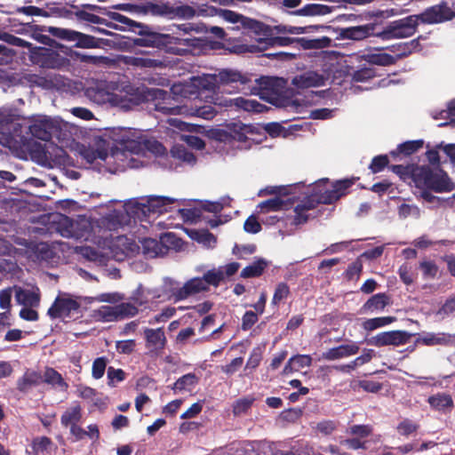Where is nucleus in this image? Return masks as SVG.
Instances as JSON below:
<instances>
[{"label": "nucleus", "instance_id": "3", "mask_svg": "<svg viewBox=\"0 0 455 455\" xmlns=\"http://www.w3.org/2000/svg\"><path fill=\"white\" fill-rule=\"evenodd\" d=\"M44 116L28 126V132L33 138L49 144L34 143L29 154L39 165L54 168L67 163L65 147L74 145V135L80 132V127L60 118Z\"/></svg>", "mask_w": 455, "mask_h": 455}, {"label": "nucleus", "instance_id": "55", "mask_svg": "<svg viewBox=\"0 0 455 455\" xmlns=\"http://www.w3.org/2000/svg\"><path fill=\"white\" fill-rule=\"evenodd\" d=\"M290 293V288L285 283H280L277 284L274 296L272 299V304L278 305L283 299H286Z\"/></svg>", "mask_w": 455, "mask_h": 455}, {"label": "nucleus", "instance_id": "38", "mask_svg": "<svg viewBox=\"0 0 455 455\" xmlns=\"http://www.w3.org/2000/svg\"><path fill=\"white\" fill-rule=\"evenodd\" d=\"M266 267H267V262L264 259H258V260L252 262L251 264H250L249 266L245 267L241 271L240 275L243 278L258 277L262 275Z\"/></svg>", "mask_w": 455, "mask_h": 455}, {"label": "nucleus", "instance_id": "17", "mask_svg": "<svg viewBox=\"0 0 455 455\" xmlns=\"http://www.w3.org/2000/svg\"><path fill=\"white\" fill-rule=\"evenodd\" d=\"M252 32L259 36H272L273 35H299L306 32L305 28L290 25L269 26L256 20H248L245 23Z\"/></svg>", "mask_w": 455, "mask_h": 455}, {"label": "nucleus", "instance_id": "42", "mask_svg": "<svg viewBox=\"0 0 455 455\" xmlns=\"http://www.w3.org/2000/svg\"><path fill=\"white\" fill-rule=\"evenodd\" d=\"M118 321L134 317L139 314L138 307L132 302H121L116 305Z\"/></svg>", "mask_w": 455, "mask_h": 455}, {"label": "nucleus", "instance_id": "45", "mask_svg": "<svg viewBox=\"0 0 455 455\" xmlns=\"http://www.w3.org/2000/svg\"><path fill=\"white\" fill-rule=\"evenodd\" d=\"M42 377L43 382L47 384L58 386L62 388H66L68 387L61 375L52 368H47Z\"/></svg>", "mask_w": 455, "mask_h": 455}, {"label": "nucleus", "instance_id": "57", "mask_svg": "<svg viewBox=\"0 0 455 455\" xmlns=\"http://www.w3.org/2000/svg\"><path fill=\"white\" fill-rule=\"evenodd\" d=\"M376 76V70L373 68H362L356 70L353 75V80L355 82H363Z\"/></svg>", "mask_w": 455, "mask_h": 455}, {"label": "nucleus", "instance_id": "28", "mask_svg": "<svg viewBox=\"0 0 455 455\" xmlns=\"http://www.w3.org/2000/svg\"><path fill=\"white\" fill-rule=\"evenodd\" d=\"M170 4L163 0L147 1L141 4V14L168 17L170 15Z\"/></svg>", "mask_w": 455, "mask_h": 455}, {"label": "nucleus", "instance_id": "52", "mask_svg": "<svg viewBox=\"0 0 455 455\" xmlns=\"http://www.w3.org/2000/svg\"><path fill=\"white\" fill-rule=\"evenodd\" d=\"M52 444V441L47 436H40L33 439L31 443V448L33 452L37 455L44 451H46L50 445Z\"/></svg>", "mask_w": 455, "mask_h": 455}, {"label": "nucleus", "instance_id": "64", "mask_svg": "<svg viewBox=\"0 0 455 455\" xmlns=\"http://www.w3.org/2000/svg\"><path fill=\"white\" fill-rule=\"evenodd\" d=\"M362 269L363 264L359 259H357L347 267L345 272V276L347 280L357 279L362 272Z\"/></svg>", "mask_w": 455, "mask_h": 455}, {"label": "nucleus", "instance_id": "53", "mask_svg": "<svg viewBox=\"0 0 455 455\" xmlns=\"http://www.w3.org/2000/svg\"><path fill=\"white\" fill-rule=\"evenodd\" d=\"M107 363L108 359L104 356L98 357L94 360L92 369V374L94 379H99L103 377Z\"/></svg>", "mask_w": 455, "mask_h": 455}, {"label": "nucleus", "instance_id": "46", "mask_svg": "<svg viewBox=\"0 0 455 455\" xmlns=\"http://www.w3.org/2000/svg\"><path fill=\"white\" fill-rule=\"evenodd\" d=\"M423 146L422 140H411L402 143L398 146L396 151H392L391 155L396 156L398 154H403L410 156L418 151Z\"/></svg>", "mask_w": 455, "mask_h": 455}, {"label": "nucleus", "instance_id": "50", "mask_svg": "<svg viewBox=\"0 0 455 455\" xmlns=\"http://www.w3.org/2000/svg\"><path fill=\"white\" fill-rule=\"evenodd\" d=\"M0 39L11 45L27 48L28 49V51L31 49L33 45L31 43L28 41L6 32L2 34Z\"/></svg>", "mask_w": 455, "mask_h": 455}, {"label": "nucleus", "instance_id": "10", "mask_svg": "<svg viewBox=\"0 0 455 455\" xmlns=\"http://www.w3.org/2000/svg\"><path fill=\"white\" fill-rule=\"evenodd\" d=\"M169 124L182 132L201 134L209 132L207 128L203 124L188 123L177 118L170 119ZM210 132L211 136L219 141L230 142L231 140H236L243 142L247 140V135L251 132V129L245 124H232L227 126V130L215 129L211 130Z\"/></svg>", "mask_w": 455, "mask_h": 455}, {"label": "nucleus", "instance_id": "2", "mask_svg": "<svg viewBox=\"0 0 455 455\" xmlns=\"http://www.w3.org/2000/svg\"><path fill=\"white\" fill-rule=\"evenodd\" d=\"M87 95L99 105L109 104L123 111H130L136 106L145 104L148 111L184 114L171 92L159 88L140 91L125 77H120L117 81L101 82L95 88H89Z\"/></svg>", "mask_w": 455, "mask_h": 455}, {"label": "nucleus", "instance_id": "6", "mask_svg": "<svg viewBox=\"0 0 455 455\" xmlns=\"http://www.w3.org/2000/svg\"><path fill=\"white\" fill-rule=\"evenodd\" d=\"M143 202L130 201L121 210H116L110 213L107 220L110 228H117L124 225H129L131 220H146L151 214H161L168 211V206L174 203V199L167 196H152Z\"/></svg>", "mask_w": 455, "mask_h": 455}, {"label": "nucleus", "instance_id": "63", "mask_svg": "<svg viewBox=\"0 0 455 455\" xmlns=\"http://www.w3.org/2000/svg\"><path fill=\"white\" fill-rule=\"evenodd\" d=\"M455 312V296L448 298L442 307L436 312V315L445 318L451 313Z\"/></svg>", "mask_w": 455, "mask_h": 455}, {"label": "nucleus", "instance_id": "54", "mask_svg": "<svg viewBox=\"0 0 455 455\" xmlns=\"http://www.w3.org/2000/svg\"><path fill=\"white\" fill-rule=\"evenodd\" d=\"M125 299L124 295L119 292H106L97 295L93 299L98 302L118 303Z\"/></svg>", "mask_w": 455, "mask_h": 455}, {"label": "nucleus", "instance_id": "20", "mask_svg": "<svg viewBox=\"0 0 455 455\" xmlns=\"http://www.w3.org/2000/svg\"><path fill=\"white\" fill-rule=\"evenodd\" d=\"M224 279V273L221 268L212 269L207 271L203 277H194L190 279V282L196 285L194 291L195 295L205 291L209 289L210 285L218 286L220 283Z\"/></svg>", "mask_w": 455, "mask_h": 455}, {"label": "nucleus", "instance_id": "48", "mask_svg": "<svg viewBox=\"0 0 455 455\" xmlns=\"http://www.w3.org/2000/svg\"><path fill=\"white\" fill-rule=\"evenodd\" d=\"M170 15L168 17H180L184 19H191L196 15V10L188 5L182 4L179 6H172L170 4Z\"/></svg>", "mask_w": 455, "mask_h": 455}, {"label": "nucleus", "instance_id": "11", "mask_svg": "<svg viewBox=\"0 0 455 455\" xmlns=\"http://www.w3.org/2000/svg\"><path fill=\"white\" fill-rule=\"evenodd\" d=\"M46 31L56 38L75 42L74 46L76 48L98 49L108 45V40L107 39L98 38L69 28L49 27Z\"/></svg>", "mask_w": 455, "mask_h": 455}, {"label": "nucleus", "instance_id": "19", "mask_svg": "<svg viewBox=\"0 0 455 455\" xmlns=\"http://www.w3.org/2000/svg\"><path fill=\"white\" fill-rule=\"evenodd\" d=\"M81 6L83 9L79 10L77 5H75V4L71 5V7L76 10L74 12V15L76 16V18L78 20L86 21V22H90L92 24L105 25L108 28H116L114 26L113 22L108 21L104 18H101L96 14L91 13L86 11V10H88L91 12H99L102 10L101 6H99L96 4H82Z\"/></svg>", "mask_w": 455, "mask_h": 455}, {"label": "nucleus", "instance_id": "31", "mask_svg": "<svg viewBox=\"0 0 455 455\" xmlns=\"http://www.w3.org/2000/svg\"><path fill=\"white\" fill-rule=\"evenodd\" d=\"M427 403L434 410L443 412L451 411L454 406L451 395L447 393H437L431 395L428 397Z\"/></svg>", "mask_w": 455, "mask_h": 455}, {"label": "nucleus", "instance_id": "44", "mask_svg": "<svg viewBox=\"0 0 455 455\" xmlns=\"http://www.w3.org/2000/svg\"><path fill=\"white\" fill-rule=\"evenodd\" d=\"M172 156L184 163L194 165L196 162L195 155L181 145L174 146L171 150Z\"/></svg>", "mask_w": 455, "mask_h": 455}, {"label": "nucleus", "instance_id": "33", "mask_svg": "<svg viewBox=\"0 0 455 455\" xmlns=\"http://www.w3.org/2000/svg\"><path fill=\"white\" fill-rule=\"evenodd\" d=\"M188 235L192 240L206 248H213L217 243L216 237L206 229H192Z\"/></svg>", "mask_w": 455, "mask_h": 455}, {"label": "nucleus", "instance_id": "8", "mask_svg": "<svg viewBox=\"0 0 455 455\" xmlns=\"http://www.w3.org/2000/svg\"><path fill=\"white\" fill-rule=\"evenodd\" d=\"M107 15L110 20L120 23H114V29L127 30L140 36L133 39V44L137 46L160 48L172 43L176 44L179 40L172 36L155 32L148 25L135 21L119 12H108Z\"/></svg>", "mask_w": 455, "mask_h": 455}, {"label": "nucleus", "instance_id": "13", "mask_svg": "<svg viewBox=\"0 0 455 455\" xmlns=\"http://www.w3.org/2000/svg\"><path fill=\"white\" fill-rule=\"evenodd\" d=\"M212 103L215 106L224 108L226 111H245L248 113L261 114L270 110L269 108L261 104L257 100L237 97L235 99H226L222 97H212Z\"/></svg>", "mask_w": 455, "mask_h": 455}, {"label": "nucleus", "instance_id": "30", "mask_svg": "<svg viewBox=\"0 0 455 455\" xmlns=\"http://www.w3.org/2000/svg\"><path fill=\"white\" fill-rule=\"evenodd\" d=\"M390 304V297L386 293H377L371 296L363 306L362 310L364 313H374L382 311Z\"/></svg>", "mask_w": 455, "mask_h": 455}, {"label": "nucleus", "instance_id": "39", "mask_svg": "<svg viewBox=\"0 0 455 455\" xmlns=\"http://www.w3.org/2000/svg\"><path fill=\"white\" fill-rule=\"evenodd\" d=\"M76 251L86 259L99 264L105 262L106 258L98 249L90 246L76 247Z\"/></svg>", "mask_w": 455, "mask_h": 455}, {"label": "nucleus", "instance_id": "60", "mask_svg": "<svg viewBox=\"0 0 455 455\" xmlns=\"http://www.w3.org/2000/svg\"><path fill=\"white\" fill-rule=\"evenodd\" d=\"M230 202L229 197H222L217 202H206L204 204V209L209 212L218 213L222 211L225 205H228Z\"/></svg>", "mask_w": 455, "mask_h": 455}, {"label": "nucleus", "instance_id": "58", "mask_svg": "<svg viewBox=\"0 0 455 455\" xmlns=\"http://www.w3.org/2000/svg\"><path fill=\"white\" fill-rule=\"evenodd\" d=\"M398 214L403 219L410 216L419 218L420 216V211L416 205L403 204L399 206Z\"/></svg>", "mask_w": 455, "mask_h": 455}, {"label": "nucleus", "instance_id": "41", "mask_svg": "<svg viewBox=\"0 0 455 455\" xmlns=\"http://www.w3.org/2000/svg\"><path fill=\"white\" fill-rule=\"evenodd\" d=\"M296 43L305 50L321 49L326 47L331 43V38L323 36L320 39H307L305 37L296 38Z\"/></svg>", "mask_w": 455, "mask_h": 455}, {"label": "nucleus", "instance_id": "34", "mask_svg": "<svg viewBox=\"0 0 455 455\" xmlns=\"http://www.w3.org/2000/svg\"><path fill=\"white\" fill-rule=\"evenodd\" d=\"M92 316L96 321L102 323L118 321L116 306H102L93 311Z\"/></svg>", "mask_w": 455, "mask_h": 455}, {"label": "nucleus", "instance_id": "36", "mask_svg": "<svg viewBox=\"0 0 455 455\" xmlns=\"http://www.w3.org/2000/svg\"><path fill=\"white\" fill-rule=\"evenodd\" d=\"M198 383V378L194 373H188L179 378L172 387L174 392L190 391Z\"/></svg>", "mask_w": 455, "mask_h": 455}, {"label": "nucleus", "instance_id": "37", "mask_svg": "<svg viewBox=\"0 0 455 455\" xmlns=\"http://www.w3.org/2000/svg\"><path fill=\"white\" fill-rule=\"evenodd\" d=\"M366 61L371 65L377 66H391L396 63V58H394L392 54L386 52L371 53L365 56Z\"/></svg>", "mask_w": 455, "mask_h": 455}, {"label": "nucleus", "instance_id": "22", "mask_svg": "<svg viewBox=\"0 0 455 455\" xmlns=\"http://www.w3.org/2000/svg\"><path fill=\"white\" fill-rule=\"evenodd\" d=\"M421 39H424L423 36H419V37L408 42L398 43L387 46L386 49L394 53L393 57L396 58L397 61L398 60L408 57L413 52H420L422 50V46L419 43Z\"/></svg>", "mask_w": 455, "mask_h": 455}, {"label": "nucleus", "instance_id": "24", "mask_svg": "<svg viewBox=\"0 0 455 455\" xmlns=\"http://www.w3.org/2000/svg\"><path fill=\"white\" fill-rule=\"evenodd\" d=\"M360 350L356 342L350 341L347 344L328 349L323 354V358L328 361L339 360L356 355Z\"/></svg>", "mask_w": 455, "mask_h": 455}, {"label": "nucleus", "instance_id": "40", "mask_svg": "<svg viewBox=\"0 0 455 455\" xmlns=\"http://www.w3.org/2000/svg\"><path fill=\"white\" fill-rule=\"evenodd\" d=\"M396 320L395 316H381L367 319L363 323V328L365 331H371L378 328L387 326Z\"/></svg>", "mask_w": 455, "mask_h": 455}, {"label": "nucleus", "instance_id": "23", "mask_svg": "<svg viewBox=\"0 0 455 455\" xmlns=\"http://www.w3.org/2000/svg\"><path fill=\"white\" fill-rule=\"evenodd\" d=\"M375 23L348 27L342 28L339 32V36L343 39L360 41L371 36H377V33H375Z\"/></svg>", "mask_w": 455, "mask_h": 455}, {"label": "nucleus", "instance_id": "59", "mask_svg": "<svg viewBox=\"0 0 455 455\" xmlns=\"http://www.w3.org/2000/svg\"><path fill=\"white\" fill-rule=\"evenodd\" d=\"M261 359L262 355L260 349L259 347L253 348L246 363L244 371L250 370L251 371L255 370L259 366Z\"/></svg>", "mask_w": 455, "mask_h": 455}, {"label": "nucleus", "instance_id": "43", "mask_svg": "<svg viewBox=\"0 0 455 455\" xmlns=\"http://www.w3.org/2000/svg\"><path fill=\"white\" fill-rule=\"evenodd\" d=\"M20 81L22 84H27L30 87H41L44 89H47L51 85V82L44 76H39L37 74H24Z\"/></svg>", "mask_w": 455, "mask_h": 455}, {"label": "nucleus", "instance_id": "5", "mask_svg": "<svg viewBox=\"0 0 455 455\" xmlns=\"http://www.w3.org/2000/svg\"><path fill=\"white\" fill-rule=\"evenodd\" d=\"M455 18V7H451L448 3L442 1L440 4L427 8L417 15H409L400 20H394L379 33L378 36L382 39L406 38L413 36L419 23L438 24L451 20Z\"/></svg>", "mask_w": 455, "mask_h": 455}, {"label": "nucleus", "instance_id": "25", "mask_svg": "<svg viewBox=\"0 0 455 455\" xmlns=\"http://www.w3.org/2000/svg\"><path fill=\"white\" fill-rule=\"evenodd\" d=\"M146 347L151 351L158 352L164 349L166 344V338L162 328L144 330Z\"/></svg>", "mask_w": 455, "mask_h": 455}, {"label": "nucleus", "instance_id": "21", "mask_svg": "<svg viewBox=\"0 0 455 455\" xmlns=\"http://www.w3.org/2000/svg\"><path fill=\"white\" fill-rule=\"evenodd\" d=\"M12 289L15 292V299L18 304L30 307H39L41 294L38 287L22 288L15 285Z\"/></svg>", "mask_w": 455, "mask_h": 455}, {"label": "nucleus", "instance_id": "56", "mask_svg": "<svg viewBox=\"0 0 455 455\" xmlns=\"http://www.w3.org/2000/svg\"><path fill=\"white\" fill-rule=\"evenodd\" d=\"M145 290L141 283L138 285V287L132 291V295L129 298V302L135 304V307H142L148 303V299H144Z\"/></svg>", "mask_w": 455, "mask_h": 455}, {"label": "nucleus", "instance_id": "35", "mask_svg": "<svg viewBox=\"0 0 455 455\" xmlns=\"http://www.w3.org/2000/svg\"><path fill=\"white\" fill-rule=\"evenodd\" d=\"M257 41L259 44H264L266 47L275 45L288 46L296 43V38L283 36L281 35H273L272 36H259Z\"/></svg>", "mask_w": 455, "mask_h": 455}, {"label": "nucleus", "instance_id": "27", "mask_svg": "<svg viewBox=\"0 0 455 455\" xmlns=\"http://www.w3.org/2000/svg\"><path fill=\"white\" fill-rule=\"evenodd\" d=\"M452 341V336L445 332H423L417 342L425 346H447Z\"/></svg>", "mask_w": 455, "mask_h": 455}, {"label": "nucleus", "instance_id": "62", "mask_svg": "<svg viewBox=\"0 0 455 455\" xmlns=\"http://www.w3.org/2000/svg\"><path fill=\"white\" fill-rule=\"evenodd\" d=\"M419 267L426 278H435L438 272V267L434 261H422Z\"/></svg>", "mask_w": 455, "mask_h": 455}, {"label": "nucleus", "instance_id": "47", "mask_svg": "<svg viewBox=\"0 0 455 455\" xmlns=\"http://www.w3.org/2000/svg\"><path fill=\"white\" fill-rule=\"evenodd\" d=\"M285 206V202L280 197H274L266 201L261 202L258 208L260 209L261 212H276L283 210Z\"/></svg>", "mask_w": 455, "mask_h": 455}, {"label": "nucleus", "instance_id": "29", "mask_svg": "<svg viewBox=\"0 0 455 455\" xmlns=\"http://www.w3.org/2000/svg\"><path fill=\"white\" fill-rule=\"evenodd\" d=\"M42 382L43 377L40 372L28 370L18 379L17 388L22 393H27L33 387H36Z\"/></svg>", "mask_w": 455, "mask_h": 455}, {"label": "nucleus", "instance_id": "32", "mask_svg": "<svg viewBox=\"0 0 455 455\" xmlns=\"http://www.w3.org/2000/svg\"><path fill=\"white\" fill-rule=\"evenodd\" d=\"M82 419V407L77 403L68 407L61 415L60 422L63 427H72L78 424Z\"/></svg>", "mask_w": 455, "mask_h": 455}, {"label": "nucleus", "instance_id": "14", "mask_svg": "<svg viewBox=\"0 0 455 455\" xmlns=\"http://www.w3.org/2000/svg\"><path fill=\"white\" fill-rule=\"evenodd\" d=\"M80 307L81 303L76 299L68 293H63L55 299L47 315L52 319L70 318L79 315Z\"/></svg>", "mask_w": 455, "mask_h": 455}, {"label": "nucleus", "instance_id": "12", "mask_svg": "<svg viewBox=\"0 0 455 455\" xmlns=\"http://www.w3.org/2000/svg\"><path fill=\"white\" fill-rule=\"evenodd\" d=\"M29 60L42 68L60 69L66 67L69 60L58 52L43 46H34L28 52Z\"/></svg>", "mask_w": 455, "mask_h": 455}, {"label": "nucleus", "instance_id": "49", "mask_svg": "<svg viewBox=\"0 0 455 455\" xmlns=\"http://www.w3.org/2000/svg\"><path fill=\"white\" fill-rule=\"evenodd\" d=\"M328 9L329 7L323 4H310L296 11V14L304 16L325 14Z\"/></svg>", "mask_w": 455, "mask_h": 455}, {"label": "nucleus", "instance_id": "16", "mask_svg": "<svg viewBox=\"0 0 455 455\" xmlns=\"http://www.w3.org/2000/svg\"><path fill=\"white\" fill-rule=\"evenodd\" d=\"M142 253L147 258H156L163 256L168 251V244L178 247L180 240L173 233L164 234L160 241L153 238H144L140 241Z\"/></svg>", "mask_w": 455, "mask_h": 455}, {"label": "nucleus", "instance_id": "26", "mask_svg": "<svg viewBox=\"0 0 455 455\" xmlns=\"http://www.w3.org/2000/svg\"><path fill=\"white\" fill-rule=\"evenodd\" d=\"M325 77L315 71H307L293 78V84L302 89L323 85Z\"/></svg>", "mask_w": 455, "mask_h": 455}, {"label": "nucleus", "instance_id": "61", "mask_svg": "<svg viewBox=\"0 0 455 455\" xmlns=\"http://www.w3.org/2000/svg\"><path fill=\"white\" fill-rule=\"evenodd\" d=\"M108 386L115 387V382H121L125 379V372L122 369L108 368Z\"/></svg>", "mask_w": 455, "mask_h": 455}, {"label": "nucleus", "instance_id": "15", "mask_svg": "<svg viewBox=\"0 0 455 455\" xmlns=\"http://www.w3.org/2000/svg\"><path fill=\"white\" fill-rule=\"evenodd\" d=\"M194 282H190V279L184 283L170 278L164 277L162 283V295H164V300H173L179 302L188 299L189 297L195 296L194 291L196 285Z\"/></svg>", "mask_w": 455, "mask_h": 455}, {"label": "nucleus", "instance_id": "18", "mask_svg": "<svg viewBox=\"0 0 455 455\" xmlns=\"http://www.w3.org/2000/svg\"><path fill=\"white\" fill-rule=\"evenodd\" d=\"M410 335L404 331H383L373 336L369 344L375 347L401 346L407 343Z\"/></svg>", "mask_w": 455, "mask_h": 455}, {"label": "nucleus", "instance_id": "7", "mask_svg": "<svg viewBox=\"0 0 455 455\" xmlns=\"http://www.w3.org/2000/svg\"><path fill=\"white\" fill-rule=\"evenodd\" d=\"M327 180H321L315 183L312 193L294 208V220L296 225H301L307 221V212L313 210L319 204H329L345 196L347 189L354 184V180L345 179L336 181L331 189L321 188L322 184Z\"/></svg>", "mask_w": 455, "mask_h": 455}, {"label": "nucleus", "instance_id": "51", "mask_svg": "<svg viewBox=\"0 0 455 455\" xmlns=\"http://www.w3.org/2000/svg\"><path fill=\"white\" fill-rule=\"evenodd\" d=\"M418 428L419 425L410 419H403L396 427L398 434L403 436H409L411 434L416 432Z\"/></svg>", "mask_w": 455, "mask_h": 455}, {"label": "nucleus", "instance_id": "1", "mask_svg": "<svg viewBox=\"0 0 455 455\" xmlns=\"http://www.w3.org/2000/svg\"><path fill=\"white\" fill-rule=\"evenodd\" d=\"M222 85H231L238 90L248 88L252 94L278 108L297 113L331 114L328 108H310L321 98V92L311 90L295 91L286 87L283 78L275 76H260L254 80L255 85L251 86L252 75L242 74L233 69H222L217 76Z\"/></svg>", "mask_w": 455, "mask_h": 455}, {"label": "nucleus", "instance_id": "9", "mask_svg": "<svg viewBox=\"0 0 455 455\" xmlns=\"http://www.w3.org/2000/svg\"><path fill=\"white\" fill-rule=\"evenodd\" d=\"M411 178L419 189H431L435 193H448L455 188L448 174L438 167L411 166Z\"/></svg>", "mask_w": 455, "mask_h": 455}, {"label": "nucleus", "instance_id": "4", "mask_svg": "<svg viewBox=\"0 0 455 455\" xmlns=\"http://www.w3.org/2000/svg\"><path fill=\"white\" fill-rule=\"evenodd\" d=\"M83 131L74 135V145L65 147L72 151H76L89 164H92L97 159L105 161L108 164H112V160L116 164V168L124 169L126 167L135 168V159L140 158V141L134 140H126L122 148H115L108 153V142L101 138L96 139V147L85 146L77 142Z\"/></svg>", "mask_w": 455, "mask_h": 455}]
</instances>
